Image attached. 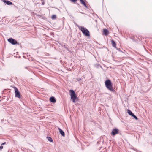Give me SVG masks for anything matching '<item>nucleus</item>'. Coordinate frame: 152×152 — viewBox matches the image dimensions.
I'll return each instance as SVG.
<instances>
[{
    "instance_id": "obj_1",
    "label": "nucleus",
    "mask_w": 152,
    "mask_h": 152,
    "mask_svg": "<svg viewBox=\"0 0 152 152\" xmlns=\"http://www.w3.org/2000/svg\"><path fill=\"white\" fill-rule=\"evenodd\" d=\"M105 85L107 89L111 91H113L112 83L110 80L109 79L107 80L105 82Z\"/></svg>"
},
{
    "instance_id": "obj_2",
    "label": "nucleus",
    "mask_w": 152,
    "mask_h": 152,
    "mask_svg": "<svg viewBox=\"0 0 152 152\" xmlns=\"http://www.w3.org/2000/svg\"><path fill=\"white\" fill-rule=\"evenodd\" d=\"M78 27L82 31L83 34L87 36H90L89 32L87 28L80 26H78Z\"/></svg>"
},
{
    "instance_id": "obj_3",
    "label": "nucleus",
    "mask_w": 152,
    "mask_h": 152,
    "mask_svg": "<svg viewBox=\"0 0 152 152\" xmlns=\"http://www.w3.org/2000/svg\"><path fill=\"white\" fill-rule=\"evenodd\" d=\"M69 92L70 94L71 99L74 103H75L76 102L75 100L77 99V97L75 91L73 90H71L69 91Z\"/></svg>"
},
{
    "instance_id": "obj_4",
    "label": "nucleus",
    "mask_w": 152,
    "mask_h": 152,
    "mask_svg": "<svg viewBox=\"0 0 152 152\" xmlns=\"http://www.w3.org/2000/svg\"><path fill=\"white\" fill-rule=\"evenodd\" d=\"M14 89L15 91V96L19 98H20V96L19 91L16 87H14Z\"/></svg>"
},
{
    "instance_id": "obj_5",
    "label": "nucleus",
    "mask_w": 152,
    "mask_h": 152,
    "mask_svg": "<svg viewBox=\"0 0 152 152\" xmlns=\"http://www.w3.org/2000/svg\"><path fill=\"white\" fill-rule=\"evenodd\" d=\"M8 41L12 45H15L17 44V41L12 38L8 39Z\"/></svg>"
},
{
    "instance_id": "obj_6",
    "label": "nucleus",
    "mask_w": 152,
    "mask_h": 152,
    "mask_svg": "<svg viewBox=\"0 0 152 152\" xmlns=\"http://www.w3.org/2000/svg\"><path fill=\"white\" fill-rule=\"evenodd\" d=\"M118 130L117 129H114L112 131L111 134L113 135H115L118 133Z\"/></svg>"
},
{
    "instance_id": "obj_7",
    "label": "nucleus",
    "mask_w": 152,
    "mask_h": 152,
    "mask_svg": "<svg viewBox=\"0 0 152 152\" xmlns=\"http://www.w3.org/2000/svg\"><path fill=\"white\" fill-rule=\"evenodd\" d=\"M58 129L59 130V132L61 134L62 136H64V132L59 128H58Z\"/></svg>"
},
{
    "instance_id": "obj_8",
    "label": "nucleus",
    "mask_w": 152,
    "mask_h": 152,
    "mask_svg": "<svg viewBox=\"0 0 152 152\" xmlns=\"http://www.w3.org/2000/svg\"><path fill=\"white\" fill-rule=\"evenodd\" d=\"M81 3L83 4L85 7L87 8V7L85 3V1L84 0H80Z\"/></svg>"
},
{
    "instance_id": "obj_9",
    "label": "nucleus",
    "mask_w": 152,
    "mask_h": 152,
    "mask_svg": "<svg viewBox=\"0 0 152 152\" xmlns=\"http://www.w3.org/2000/svg\"><path fill=\"white\" fill-rule=\"evenodd\" d=\"M50 100L51 102L53 103H54L56 102V99L53 97H51L50 98Z\"/></svg>"
},
{
    "instance_id": "obj_10",
    "label": "nucleus",
    "mask_w": 152,
    "mask_h": 152,
    "mask_svg": "<svg viewBox=\"0 0 152 152\" xmlns=\"http://www.w3.org/2000/svg\"><path fill=\"white\" fill-rule=\"evenodd\" d=\"M111 42L113 46L114 47L116 48V44L115 42H114V41H113V40H111Z\"/></svg>"
},
{
    "instance_id": "obj_11",
    "label": "nucleus",
    "mask_w": 152,
    "mask_h": 152,
    "mask_svg": "<svg viewBox=\"0 0 152 152\" xmlns=\"http://www.w3.org/2000/svg\"><path fill=\"white\" fill-rule=\"evenodd\" d=\"M103 33L104 35H106L108 34L109 32L106 29H105L103 30Z\"/></svg>"
},
{
    "instance_id": "obj_12",
    "label": "nucleus",
    "mask_w": 152,
    "mask_h": 152,
    "mask_svg": "<svg viewBox=\"0 0 152 152\" xmlns=\"http://www.w3.org/2000/svg\"><path fill=\"white\" fill-rule=\"evenodd\" d=\"M4 2L6 3L7 5H11L12 4V3L9 1L7 0H4Z\"/></svg>"
},
{
    "instance_id": "obj_13",
    "label": "nucleus",
    "mask_w": 152,
    "mask_h": 152,
    "mask_svg": "<svg viewBox=\"0 0 152 152\" xmlns=\"http://www.w3.org/2000/svg\"><path fill=\"white\" fill-rule=\"evenodd\" d=\"M47 139H48V140L50 142H53V139H52V138L50 137H47Z\"/></svg>"
},
{
    "instance_id": "obj_14",
    "label": "nucleus",
    "mask_w": 152,
    "mask_h": 152,
    "mask_svg": "<svg viewBox=\"0 0 152 152\" xmlns=\"http://www.w3.org/2000/svg\"><path fill=\"white\" fill-rule=\"evenodd\" d=\"M128 113L131 116H132V115L134 114L130 110H128Z\"/></svg>"
},
{
    "instance_id": "obj_15",
    "label": "nucleus",
    "mask_w": 152,
    "mask_h": 152,
    "mask_svg": "<svg viewBox=\"0 0 152 152\" xmlns=\"http://www.w3.org/2000/svg\"><path fill=\"white\" fill-rule=\"evenodd\" d=\"M132 116L135 119H138L137 118L134 114H133Z\"/></svg>"
},
{
    "instance_id": "obj_16",
    "label": "nucleus",
    "mask_w": 152,
    "mask_h": 152,
    "mask_svg": "<svg viewBox=\"0 0 152 152\" xmlns=\"http://www.w3.org/2000/svg\"><path fill=\"white\" fill-rule=\"evenodd\" d=\"M56 16L55 15H53L52 16L51 18L53 19H54L56 18Z\"/></svg>"
},
{
    "instance_id": "obj_17",
    "label": "nucleus",
    "mask_w": 152,
    "mask_h": 152,
    "mask_svg": "<svg viewBox=\"0 0 152 152\" xmlns=\"http://www.w3.org/2000/svg\"><path fill=\"white\" fill-rule=\"evenodd\" d=\"M71 1L73 2H75L77 0H71Z\"/></svg>"
},
{
    "instance_id": "obj_18",
    "label": "nucleus",
    "mask_w": 152,
    "mask_h": 152,
    "mask_svg": "<svg viewBox=\"0 0 152 152\" xmlns=\"http://www.w3.org/2000/svg\"><path fill=\"white\" fill-rule=\"evenodd\" d=\"M3 148V146L1 145L0 146V150L2 149Z\"/></svg>"
},
{
    "instance_id": "obj_19",
    "label": "nucleus",
    "mask_w": 152,
    "mask_h": 152,
    "mask_svg": "<svg viewBox=\"0 0 152 152\" xmlns=\"http://www.w3.org/2000/svg\"><path fill=\"white\" fill-rule=\"evenodd\" d=\"M81 80V79L80 78H78L77 79V80L78 81H80Z\"/></svg>"
},
{
    "instance_id": "obj_20",
    "label": "nucleus",
    "mask_w": 152,
    "mask_h": 152,
    "mask_svg": "<svg viewBox=\"0 0 152 152\" xmlns=\"http://www.w3.org/2000/svg\"><path fill=\"white\" fill-rule=\"evenodd\" d=\"M6 144V142H4L3 143L1 144V145H4V144Z\"/></svg>"
}]
</instances>
